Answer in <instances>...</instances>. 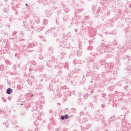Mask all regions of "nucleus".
<instances>
[{
    "label": "nucleus",
    "mask_w": 131,
    "mask_h": 131,
    "mask_svg": "<svg viewBox=\"0 0 131 131\" xmlns=\"http://www.w3.org/2000/svg\"><path fill=\"white\" fill-rule=\"evenodd\" d=\"M78 102L79 104L80 105L81 104V99L78 98Z\"/></svg>",
    "instance_id": "39"
},
{
    "label": "nucleus",
    "mask_w": 131,
    "mask_h": 131,
    "mask_svg": "<svg viewBox=\"0 0 131 131\" xmlns=\"http://www.w3.org/2000/svg\"><path fill=\"white\" fill-rule=\"evenodd\" d=\"M12 6H15L17 4V0H12V2L11 3Z\"/></svg>",
    "instance_id": "22"
},
{
    "label": "nucleus",
    "mask_w": 131,
    "mask_h": 131,
    "mask_svg": "<svg viewBox=\"0 0 131 131\" xmlns=\"http://www.w3.org/2000/svg\"><path fill=\"white\" fill-rule=\"evenodd\" d=\"M23 24H24L23 26L24 27H26V28H27V30L28 31H31V28H30V27H29L28 25H27V22L26 21H24Z\"/></svg>",
    "instance_id": "11"
},
{
    "label": "nucleus",
    "mask_w": 131,
    "mask_h": 131,
    "mask_svg": "<svg viewBox=\"0 0 131 131\" xmlns=\"http://www.w3.org/2000/svg\"><path fill=\"white\" fill-rule=\"evenodd\" d=\"M39 59H40V60H42V59H43V56L41 54H40L39 55Z\"/></svg>",
    "instance_id": "31"
},
{
    "label": "nucleus",
    "mask_w": 131,
    "mask_h": 131,
    "mask_svg": "<svg viewBox=\"0 0 131 131\" xmlns=\"http://www.w3.org/2000/svg\"><path fill=\"white\" fill-rule=\"evenodd\" d=\"M46 17H50L51 15H52V11L51 10L48 11L46 13Z\"/></svg>",
    "instance_id": "17"
},
{
    "label": "nucleus",
    "mask_w": 131,
    "mask_h": 131,
    "mask_svg": "<svg viewBox=\"0 0 131 131\" xmlns=\"http://www.w3.org/2000/svg\"><path fill=\"white\" fill-rule=\"evenodd\" d=\"M102 108H105L106 107V104H102L101 105Z\"/></svg>",
    "instance_id": "53"
},
{
    "label": "nucleus",
    "mask_w": 131,
    "mask_h": 131,
    "mask_svg": "<svg viewBox=\"0 0 131 131\" xmlns=\"http://www.w3.org/2000/svg\"><path fill=\"white\" fill-rule=\"evenodd\" d=\"M73 64L74 65H76V60H74L73 61Z\"/></svg>",
    "instance_id": "52"
},
{
    "label": "nucleus",
    "mask_w": 131,
    "mask_h": 131,
    "mask_svg": "<svg viewBox=\"0 0 131 131\" xmlns=\"http://www.w3.org/2000/svg\"><path fill=\"white\" fill-rule=\"evenodd\" d=\"M110 47H111V45H104L102 44L96 48V51L98 52V54L106 53V50H108V48H110Z\"/></svg>",
    "instance_id": "1"
},
{
    "label": "nucleus",
    "mask_w": 131,
    "mask_h": 131,
    "mask_svg": "<svg viewBox=\"0 0 131 131\" xmlns=\"http://www.w3.org/2000/svg\"><path fill=\"white\" fill-rule=\"evenodd\" d=\"M50 3H51V4H56V1L55 0H50Z\"/></svg>",
    "instance_id": "38"
},
{
    "label": "nucleus",
    "mask_w": 131,
    "mask_h": 131,
    "mask_svg": "<svg viewBox=\"0 0 131 131\" xmlns=\"http://www.w3.org/2000/svg\"><path fill=\"white\" fill-rule=\"evenodd\" d=\"M60 47H62L64 49H69L70 44L68 42H60L59 44Z\"/></svg>",
    "instance_id": "5"
},
{
    "label": "nucleus",
    "mask_w": 131,
    "mask_h": 131,
    "mask_svg": "<svg viewBox=\"0 0 131 131\" xmlns=\"http://www.w3.org/2000/svg\"><path fill=\"white\" fill-rule=\"evenodd\" d=\"M79 71H81V69H78V70H77V69H75V70H74V72H75V73H78V72H79Z\"/></svg>",
    "instance_id": "29"
},
{
    "label": "nucleus",
    "mask_w": 131,
    "mask_h": 131,
    "mask_svg": "<svg viewBox=\"0 0 131 131\" xmlns=\"http://www.w3.org/2000/svg\"><path fill=\"white\" fill-rule=\"evenodd\" d=\"M25 6H26L27 8H29V7H30V6L28 5V4H27V3L25 4Z\"/></svg>",
    "instance_id": "55"
},
{
    "label": "nucleus",
    "mask_w": 131,
    "mask_h": 131,
    "mask_svg": "<svg viewBox=\"0 0 131 131\" xmlns=\"http://www.w3.org/2000/svg\"><path fill=\"white\" fill-rule=\"evenodd\" d=\"M82 10H84V9H81L79 10V12H80V13H81V12H82Z\"/></svg>",
    "instance_id": "62"
},
{
    "label": "nucleus",
    "mask_w": 131,
    "mask_h": 131,
    "mask_svg": "<svg viewBox=\"0 0 131 131\" xmlns=\"http://www.w3.org/2000/svg\"><path fill=\"white\" fill-rule=\"evenodd\" d=\"M58 73H59V75H62V74H63V72L62 71V70H59V72H58Z\"/></svg>",
    "instance_id": "34"
},
{
    "label": "nucleus",
    "mask_w": 131,
    "mask_h": 131,
    "mask_svg": "<svg viewBox=\"0 0 131 131\" xmlns=\"http://www.w3.org/2000/svg\"><path fill=\"white\" fill-rule=\"evenodd\" d=\"M105 67L106 68L107 70L108 71H111L112 69H113L114 66L112 63H107L105 64Z\"/></svg>",
    "instance_id": "8"
},
{
    "label": "nucleus",
    "mask_w": 131,
    "mask_h": 131,
    "mask_svg": "<svg viewBox=\"0 0 131 131\" xmlns=\"http://www.w3.org/2000/svg\"><path fill=\"white\" fill-rule=\"evenodd\" d=\"M91 59L90 61L91 62H94L95 61V59H96V57H95V55H93L92 58L91 57Z\"/></svg>",
    "instance_id": "30"
},
{
    "label": "nucleus",
    "mask_w": 131,
    "mask_h": 131,
    "mask_svg": "<svg viewBox=\"0 0 131 131\" xmlns=\"http://www.w3.org/2000/svg\"><path fill=\"white\" fill-rule=\"evenodd\" d=\"M28 51L29 52V53H32V52H33V50H29Z\"/></svg>",
    "instance_id": "61"
},
{
    "label": "nucleus",
    "mask_w": 131,
    "mask_h": 131,
    "mask_svg": "<svg viewBox=\"0 0 131 131\" xmlns=\"http://www.w3.org/2000/svg\"><path fill=\"white\" fill-rule=\"evenodd\" d=\"M127 59H128V61H131V58H130V56H129L127 55Z\"/></svg>",
    "instance_id": "48"
},
{
    "label": "nucleus",
    "mask_w": 131,
    "mask_h": 131,
    "mask_svg": "<svg viewBox=\"0 0 131 131\" xmlns=\"http://www.w3.org/2000/svg\"><path fill=\"white\" fill-rule=\"evenodd\" d=\"M89 19H90V17L89 16H85V20H89Z\"/></svg>",
    "instance_id": "56"
},
{
    "label": "nucleus",
    "mask_w": 131,
    "mask_h": 131,
    "mask_svg": "<svg viewBox=\"0 0 131 131\" xmlns=\"http://www.w3.org/2000/svg\"><path fill=\"white\" fill-rule=\"evenodd\" d=\"M26 48H28L27 47H26V45H23L21 47V48L19 50L20 53H21L23 55H26V53H25V52L27 51V49Z\"/></svg>",
    "instance_id": "7"
},
{
    "label": "nucleus",
    "mask_w": 131,
    "mask_h": 131,
    "mask_svg": "<svg viewBox=\"0 0 131 131\" xmlns=\"http://www.w3.org/2000/svg\"><path fill=\"white\" fill-rule=\"evenodd\" d=\"M93 49H94V47H93V46H88V47L87 48L88 51H92V50H93Z\"/></svg>",
    "instance_id": "26"
},
{
    "label": "nucleus",
    "mask_w": 131,
    "mask_h": 131,
    "mask_svg": "<svg viewBox=\"0 0 131 131\" xmlns=\"http://www.w3.org/2000/svg\"><path fill=\"white\" fill-rule=\"evenodd\" d=\"M68 117H69V116L67 114H66L65 115H61L60 116L61 120H65V119H68Z\"/></svg>",
    "instance_id": "14"
},
{
    "label": "nucleus",
    "mask_w": 131,
    "mask_h": 131,
    "mask_svg": "<svg viewBox=\"0 0 131 131\" xmlns=\"http://www.w3.org/2000/svg\"><path fill=\"white\" fill-rule=\"evenodd\" d=\"M113 45H117V41L114 40L112 42Z\"/></svg>",
    "instance_id": "44"
},
{
    "label": "nucleus",
    "mask_w": 131,
    "mask_h": 131,
    "mask_svg": "<svg viewBox=\"0 0 131 131\" xmlns=\"http://www.w3.org/2000/svg\"><path fill=\"white\" fill-rule=\"evenodd\" d=\"M89 43L90 45H92V43H93V41H92V40H89Z\"/></svg>",
    "instance_id": "59"
},
{
    "label": "nucleus",
    "mask_w": 131,
    "mask_h": 131,
    "mask_svg": "<svg viewBox=\"0 0 131 131\" xmlns=\"http://www.w3.org/2000/svg\"><path fill=\"white\" fill-rule=\"evenodd\" d=\"M38 52L39 53H41V52H42V48H39V50H38Z\"/></svg>",
    "instance_id": "41"
},
{
    "label": "nucleus",
    "mask_w": 131,
    "mask_h": 131,
    "mask_svg": "<svg viewBox=\"0 0 131 131\" xmlns=\"http://www.w3.org/2000/svg\"><path fill=\"white\" fill-rule=\"evenodd\" d=\"M123 122H125V124L127 123V121H125L124 120H122V123H123Z\"/></svg>",
    "instance_id": "50"
},
{
    "label": "nucleus",
    "mask_w": 131,
    "mask_h": 131,
    "mask_svg": "<svg viewBox=\"0 0 131 131\" xmlns=\"http://www.w3.org/2000/svg\"><path fill=\"white\" fill-rule=\"evenodd\" d=\"M43 24L46 25V24H48V20L46 19L43 20Z\"/></svg>",
    "instance_id": "35"
},
{
    "label": "nucleus",
    "mask_w": 131,
    "mask_h": 131,
    "mask_svg": "<svg viewBox=\"0 0 131 131\" xmlns=\"http://www.w3.org/2000/svg\"><path fill=\"white\" fill-rule=\"evenodd\" d=\"M65 55V53H62L60 55V57H61L62 59H63V58H64V55Z\"/></svg>",
    "instance_id": "43"
},
{
    "label": "nucleus",
    "mask_w": 131,
    "mask_h": 131,
    "mask_svg": "<svg viewBox=\"0 0 131 131\" xmlns=\"http://www.w3.org/2000/svg\"><path fill=\"white\" fill-rule=\"evenodd\" d=\"M56 63L57 62H56L55 61H52L51 60H49L47 62V66L51 68V67H53V66H54V64H56Z\"/></svg>",
    "instance_id": "9"
},
{
    "label": "nucleus",
    "mask_w": 131,
    "mask_h": 131,
    "mask_svg": "<svg viewBox=\"0 0 131 131\" xmlns=\"http://www.w3.org/2000/svg\"><path fill=\"white\" fill-rule=\"evenodd\" d=\"M67 89H68V88H67V86H63L61 87V90H67Z\"/></svg>",
    "instance_id": "32"
},
{
    "label": "nucleus",
    "mask_w": 131,
    "mask_h": 131,
    "mask_svg": "<svg viewBox=\"0 0 131 131\" xmlns=\"http://www.w3.org/2000/svg\"><path fill=\"white\" fill-rule=\"evenodd\" d=\"M13 93V90L11 88H8L6 90V94H8V95H11Z\"/></svg>",
    "instance_id": "13"
},
{
    "label": "nucleus",
    "mask_w": 131,
    "mask_h": 131,
    "mask_svg": "<svg viewBox=\"0 0 131 131\" xmlns=\"http://www.w3.org/2000/svg\"><path fill=\"white\" fill-rule=\"evenodd\" d=\"M19 36L20 38H23V37H24V33L23 31H20L19 32Z\"/></svg>",
    "instance_id": "20"
},
{
    "label": "nucleus",
    "mask_w": 131,
    "mask_h": 131,
    "mask_svg": "<svg viewBox=\"0 0 131 131\" xmlns=\"http://www.w3.org/2000/svg\"><path fill=\"white\" fill-rule=\"evenodd\" d=\"M94 99L96 100L95 102H97V96L96 95L94 96Z\"/></svg>",
    "instance_id": "64"
},
{
    "label": "nucleus",
    "mask_w": 131,
    "mask_h": 131,
    "mask_svg": "<svg viewBox=\"0 0 131 131\" xmlns=\"http://www.w3.org/2000/svg\"><path fill=\"white\" fill-rule=\"evenodd\" d=\"M61 7H63L64 11L65 13H68L69 12V9L67 8V5H63V4H61Z\"/></svg>",
    "instance_id": "12"
},
{
    "label": "nucleus",
    "mask_w": 131,
    "mask_h": 131,
    "mask_svg": "<svg viewBox=\"0 0 131 131\" xmlns=\"http://www.w3.org/2000/svg\"><path fill=\"white\" fill-rule=\"evenodd\" d=\"M30 23L32 25V28H33V25H36V24H38L39 23V19H38V17H35L33 20H30Z\"/></svg>",
    "instance_id": "4"
},
{
    "label": "nucleus",
    "mask_w": 131,
    "mask_h": 131,
    "mask_svg": "<svg viewBox=\"0 0 131 131\" xmlns=\"http://www.w3.org/2000/svg\"><path fill=\"white\" fill-rule=\"evenodd\" d=\"M91 109H94V104H93L92 103H90V105Z\"/></svg>",
    "instance_id": "40"
},
{
    "label": "nucleus",
    "mask_w": 131,
    "mask_h": 131,
    "mask_svg": "<svg viewBox=\"0 0 131 131\" xmlns=\"http://www.w3.org/2000/svg\"><path fill=\"white\" fill-rule=\"evenodd\" d=\"M72 110L73 112H74V113H76V109H75V108H72Z\"/></svg>",
    "instance_id": "51"
},
{
    "label": "nucleus",
    "mask_w": 131,
    "mask_h": 131,
    "mask_svg": "<svg viewBox=\"0 0 131 131\" xmlns=\"http://www.w3.org/2000/svg\"><path fill=\"white\" fill-rule=\"evenodd\" d=\"M48 52L50 55L54 54V50L51 47L49 49Z\"/></svg>",
    "instance_id": "18"
},
{
    "label": "nucleus",
    "mask_w": 131,
    "mask_h": 131,
    "mask_svg": "<svg viewBox=\"0 0 131 131\" xmlns=\"http://www.w3.org/2000/svg\"><path fill=\"white\" fill-rule=\"evenodd\" d=\"M114 116L111 117L110 118L109 120H108V124H110V123H111V122H112V120L111 119H114Z\"/></svg>",
    "instance_id": "24"
},
{
    "label": "nucleus",
    "mask_w": 131,
    "mask_h": 131,
    "mask_svg": "<svg viewBox=\"0 0 131 131\" xmlns=\"http://www.w3.org/2000/svg\"><path fill=\"white\" fill-rule=\"evenodd\" d=\"M51 30H49L45 32V34H48L49 31L53 33L54 36H57L58 35V30L56 29V27H51Z\"/></svg>",
    "instance_id": "3"
},
{
    "label": "nucleus",
    "mask_w": 131,
    "mask_h": 131,
    "mask_svg": "<svg viewBox=\"0 0 131 131\" xmlns=\"http://www.w3.org/2000/svg\"><path fill=\"white\" fill-rule=\"evenodd\" d=\"M2 99L3 100L4 103H6V102H7V99H6V98H5L4 97H2Z\"/></svg>",
    "instance_id": "42"
},
{
    "label": "nucleus",
    "mask_w": 131,
    "mask_h": 131,
    "mask_svg": "<svg viewBox=\"0 0 131 131\" xmlns=\"http://www.w3.org/2000/svg\"><path fill=\"white\" fill-rule=\"evenodd\" d=\"M17 49H18V47H17V45L14 44L12 48V50H14V51H16Z\"/></svg>",
    "instance_id": "23"
},
{
    "label": "nucleus",
    "mask_w": 131,
    "mask_h": 131,
    "mask_svg": "<svg viewBox=\"0 0 131 131\" xmlns=\"http://www.w3.org/2000/svg\"><path fill=\"white\" fill-rule=\"evenodd\" d=\"M32 70H33V69H32V68H30L29 69V71L30 72H32Z\"/></svg>",
    "instance_id": "63"
},
{
    "label": "nucleus",
    "mask_w": 131,
    "mask_h": 131,
    "mask_svg": "<svg viewBox=\"0 0 131 131\" xmlns=\"http://www.w3.org/2000/svg\"><path fill=\"white\" fill-rule=\"evenodd\" d=\"M127 70H128V71H131L130 66H128L127 67Z\"/></svg>",
    "instance_id": "36"
},
{
    "label": "nucleus",
    "mask_w": 131,
    "mask_h": 131,
    "mask_svg": "<svg viewBox=\"0 0 131 131\" xmlns=\"http://www.w3.org/2000/svg\"><path fill=\"white\" fill-rule=\"evenodd\" d=\"M4 65H1L0 66V70L1 71H3V70H4Z\"/></svg>",
    "instance_id": "33"
},
{
    "label": "nucleus",
    "mask_w": 131,
    "mask_h": 131,
    "mask_svg": "<svg viewBox=\"0 0 131 131\" xmlns=\"http://www.w3.org/2000/svg\"><path fill=\"white\" fill-rule=\"evenodd\" d=\"M67 36H68V37H70L71 36V34L70 33V32H68L67 34H66Z\"/></svg>",
    "instance_id": "37"
},
{
    "label": "nucleus",
    "mask_w": 131,
    "mask_h": 131,
    "mask_svg": "<svg viewBox=\"0 0 131 131\" xmlns=\"http://www.w3.org/2000/svg\"><path fill=\"white\" fill-rule=\"evenodd\" d=\"M16 34H17V32H14L12 33V35H14V36L16 35Z\"/></svg>",
    "instance_id": "57"
},
{
    "label": "nucleus",
    "mask_w": 131,
    "mask_h": 131,
    "mask_svg": "<svg viewBox=\"0 0 131 131\" xmlns=\"http://www.w3.org/2000/svg\"><path fill=\"white\" fill-rule=\"evenodd\" d=\"M35 46V45H34V43H30L29 44L27 48H32L33 47H34Z\"/></svg>",
    "instance_id": "28"
},
{
    "label": "nucleus",
    "mask_w": 131,
    "mask_h": 131,
    "mask_svg": "<svg viewBox=\"0 0 131 131\" xmlns=\"http://www.w3.org/2000/svg\"><path fill=\"white\" fill-rule=\"evenodd\" d=\"M38 3L39 4L42 3L43 6H46V5H49V1L48 0H38Z\"/></svg>",
    "instance_id": "10"
},
{
    "label": "nucleus",
    "mask_w": 131,
    "mask_h": 131,
    "mask_svg": "<svg viewBox=\"0 0 131 131\" xmlns=\"http://www.w3.org/2000/svg\"><path fill=\"white\" fill-rule=\"evenodd\" d=\"M69 58H70V59H73V58H75V54H74L73 53H70Z\"/></svg>",
    "instance_id": "19"
},
{
    "label": "nucleus",
    "mask_w": 131,
    "mask_h": 131,
    "mask_svg": "<svg viewBox=\"0 0 131 131\" xmlns=\"http://www.w3.org/2000/svg\"><path fill=\"white\" fill-rule=\"evenodd\" d=\"M68 66H69L68 63H66L64 66V68H66L67 69H68Z\"/></svg>",
    "instance_id": "46"
},
{
    "label": "nucleus",
    "mask_w": 131,
    "mask_h": 131,
    "mask_svg": "<svg viewBox=\"0 0 131 131\" xmlns=\"http://www.w3.org/2000/svg\"><path fill=\"white\" fill-rule=\"evenodd\" d=\"M100 64H98V62L95 63L93 64V68L95 69V68H96V69H99V68L100 67Z\"/></svg>",
    "instance_id": "15"
},
{
    "label": "nucleus",
    "mask_w": 131,
    "mask_h": 131,
    "mask_svg": "<svg viewBox=\"0 0 131 131\" xmlns=\"http://www.w3.org/2000/svg\"><path fill=\"white\" fill-rule=\"evenodd\" d=\"M81 43H79V50H76L77 52V56L78 57H81V55H82V51H81Z\"/></svg>",
    "instance_id": "6"
},
{
    "label": "nucleus",
    "mask_w": 131,
    "mask_h": 131,
    "mask_svg": "<svg viewBox=\"0 0 131 131\" xmlns=\"http://www.w3.org/2000/svg\"><path fill=\"white\" fill-rule=\"evenodd\" d=\"M113 74L114 75H116V74H117V71H114Z\"/></svg>",
    "instance_id": "47"
},
{
    "label": "nucleus",
    "mask_w": 131,
    "mask_h": 131,
    "mask_svg": "<svg viewBox=\"0 0 131 131\" xmlns=\"http://www.w3.org/2000/svg\"><path fill=\"white\" fill-rule=\"evenodd\" d=\"M89 97V93H86L83 95V98L84 100H86L88 99V97Z\"/></svg>",
    "instance_id": "25"
},
{
    "label": "nucleus",
    "mask_w": 131,
    "mask_h": 131,
    "mask_svg": "<svg viewBox=\"0 0 131 131\" xmlns=\"http://www.w3.org/2000/svg\"><path fill=\"white\" fill-rule=\"evenodd\" d=\"M56 24H57V25H59L60 24V17L56 18Z\"/></svg>",
    "instance_id": "21"
},
{
    "label": "nucleus",
    "mask_w": 131,
    "mask_h": 131,
    "mask_svg": "<svg viewBox=\"0 0 131 131\" xmlns=\"http://www.w3.org/2000/svg\"><path fill=\"white\" fill-rule=\"evenodd\" d=\"M128 125H129V126L128 127H129V128H130L131 129V125H130V123H128Z\"/></svg>",
    "instance_id": "60"
},
{
    "label": "nucleus",
    "mask_w": 131,
    "mask_h": 131,
    "mask_svg": "<svg viewBox=\"0 0 131 131\" xmlns=\"http://www.w3.org/2000/svg\"><path fill=\"white\" fill-rule=\"evenodd\" d=\"M20 41H25V39H23V38H20Z\"/></svg>",
    "instance_id": "54"
},
{
    "label": "nucleus",
    "mask_w": 131,
    "mask_h": 131,
    "mask_svg": "<svg viewBox=\"0 0 131 131\" xmlns=\"http://www.w3.org/2000/svg\"><path fill=\"white\" fill-rule=\"evenodd\" d=\"M112 49H111V46L107 48V50L105 51V55H106V57L107 58H112L113 57V54L112 53Z\"/></svg>",
    "instance_id": "2"
},
{
    "label": "nucleus",
    "mask_w": 131,
    "mask_h": 131,
    "mask_svg": "<svg viewBox=\"0 0 131 131\" xmlns=\"http://www.w3.org/2000/svg\"><path fill=\"white\" fill-rule=\"evenodd\" d=\"M33 65V66H36V62L34 61H31L30 62H28L27 65Z\"/></svg>",
    "instance_id": "16"
},
{
    "label": "nucleus",
    "mask_w": 131,
    "mask_h": 131,
    "mask_svg": "<svg viewBox=\"0 0 131 131\" xmlns=\"http://www.w3.org/2000/svg\"><path fill=\"white\" fill-rule=\"evenodd\" d=\"M62 96H63V94H62L61 93L58 94L59 98H62Z\"/></svg>",
    "instance_id": "49"
},
{
    "label": "nucleus",
    "mask_w": 131,
    "mask_h": 131,
    "mask_svg": "<svg viewBox=\"0 0 131 131\" xmlns=\"http://www.w3.org/2000/svg\"><path fill=\"white\" fill-rule=\"evenodd\" d=\"M5 63H6V64H7V65H11V64H12V63H11V61H10V60H5Z\"/></svg>",
    "instance_id": "27"
},
{
    "label": "nucleus",
    "mask_w": 131,
    "mask_h": 131,
    "mask_svg": "<svg viewBox=\"0 0 131 131\" xmlns=\"http://www.w3.org/2000/svg\"><path fill=\"white\" fill-rule=\"evenodd\" d=\"M59 67H60L59 66H54V68L56 69H57V68H59Z\"/></svg>",
    "instance_id": "58"
},
{
    "label": "nucleus",
    "mask_w": 131,
    "mask_h": 131,
    "mask_svg": "<svg viewBox=\"0 0 131 131\" xmlns=\"http://www.w3.org/2000/svg\"><path fill=\"white\" fill-rule=\"evenodd\" d=\"M60 129H61V127H58L55 129V131H60Z\"/></svg>",
    "instance_id": "45"
}]
</instances>
